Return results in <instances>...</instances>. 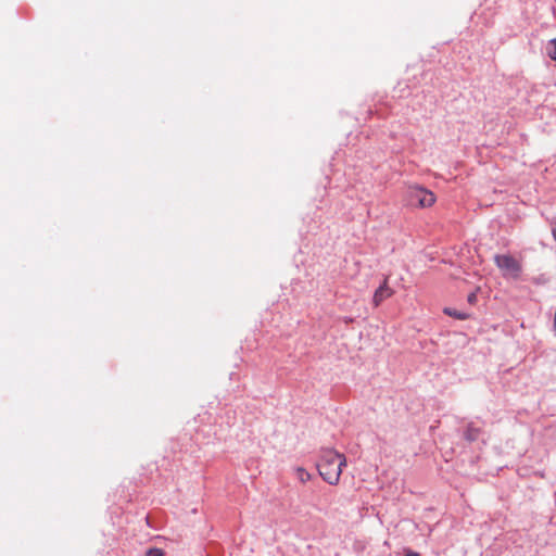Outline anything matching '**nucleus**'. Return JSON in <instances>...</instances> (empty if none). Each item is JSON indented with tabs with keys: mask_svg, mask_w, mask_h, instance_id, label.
Segmentation results:
<instances>
[{
	"mask_svg": "<svg viewBox=\"0 0 556 556\" xmlns=\"http://www.w3.org/2000/svg\"><path fill=\"white\" fill-rule=\"evenodd\" d=\"M346 466V458L343 454L332 448L321 451L317 468L321 478L329 484L339 483L342 468Z\"/></svg>",
	"mask_w": 556,
	"mask_h": 556,
	"instance_id": "f257e3e1",
	"label": "nucleus"
},
{
	"mask_svg": "<svg viewBox=\"0 0 556 556\" xmlns=\"http://www.w3.org/2000/svg\"><path fill=\"white\" fill-rule=\"evenodd\" d=\"M406 198L409 205L417 207H429L435 202V195L419 186L408 187Z\"/></svg>",
	"mask_w": 556,
	"mask_h": 556,
	"instance_id": "f03ea898",
	"label": "nucleus"
},
{
	"mask_svg": "<svg viewBox=\"0 0 556 556\" xmlns=\"http://www.w3.org/2000/svg\"><path fill=\"white\" fill-rule=\"evenodd\" d=\"M467 301L471 305L476 304V302H477V293L476 292L469 293L468 296H467Z\"/></svg>",
	"mask_w": 556,
	"mask_h": 556,
	"instance_id": "9d476101",
	"label": "nucleus"
},
{
	"mask_svg": "<svg viewBox=\"0 0 556 556\" xmlns=\"http://www.w3.org/2000/svg\"><path fill=\"white\" fill-rule=\"evenodd\" d=\"M480 429L473 426H468L465 431V439L469 442L476 441L479 438Z\"/></svg>",
	"mask_w": 556,
	"mask_h": 556,
	"instance_id": "39448f33",
	"label": "nucleus"
},
{
	"mask_svg": "<svg viewBox=\"0 0 556 556\" xmlns=\"http://www.w3.org/2000/svg\"><path fill=\"white\" fill-rule=\"evenodd\" d=\"M552 235H553L554 240L556 241V226L553 227Z\"/></svg>",
	"mask_w": 556,
	"mask_h": 556,
	"instance_id": "f8f14e48",
	"label": "nucleus"
},
{
	"mask_svg": "<svg viewBox=\"0 0 556 556\" xmlns=\"http://www.w3.org/2000/svg\"><path fill=\"white\" fill-rule=\"evenodd\" d=\"M405 556H420L418 553H415L413 551L406 552Z\"/></svg>",
	"mask_w": 556,
	"mask_h": 556,
	"instance_id": "9b49d317",
	"label": "nucleus"
},
{
	"mask_svg": "<svg viewBox=\"0 0 556 556\" xmlns=\"http://www.w3.org/2000/svg\"><path fill=\"white\" fill-rule=\"evenodd\" d=\"M295 475H296V478L303 483H305L306 481H308L311 479V473L302 467H298L295 469Z\"/></svg>",
	"mask_w": 556,
	"mask_h": 556,
	"instance_id": "0eeeda50",
	"label": "nucleus"
},
{
	"mask_svg": "<svg viewBox=\"0 0 556 556\" xmlns=\"http://www.w3.org/2000/svg\"><path fill=\"white\" fill-rule=\"evenodd\" d=\"M146 556H164V552L160 548H151L147 552Z\"/></svg>",
	"mask_w": 556,
	"mask_h": 556,
	"instance_id": "1a4fd4ad",
	"label": "nucleus"
},
{
	"mask_svg": "<svg viewBox=\"0 0 556 556\" xmlns=\"http://www.w3.org/2000/svg\"><path fill=\"white\" fill-rule=\"evenodd\" d=\"M546 53L552 60L556 61V38L547 42Z\"/></svg>",
	"mask_w": 556,
	"mask_h": 556,
	"instance_id": "6e6552de",
	"label": "nucleus"
},
{
	"mask_svg": "<svg viewBox=\"0 0 556 556\" xmlns=\"http://www.w3.org/2000/svg\"><path fill=\"white\" fill-rule=\"evenodd\" d=\"M394 294V290L389 286V277H384L382 283L376 289L372 296V305L375 307L380 306V304L390 299Z\"/></svg>",
	"mask_w": 556,
	"mask_h": 556,
	"instance_id": "20e7f679",
	"label": "nucleus"
},
{
	"mask_svg": "<svg viewBox=\"0 0 556 556\" xmlns=\"http://www.w3.org/2000/svg\"><path fill=\"white\" fill-rule=\"evenodd\" d=\"M443 312H444V314L455 317L459 320H465V319L469 318L468 314L457 312L456 309H453V308L445 307Z\"/></svg>",
	"mask_w": 556,
	"mask_h": 556,
	"instance_id": "423d86ee",
	"label": "nucleus"
},
{
	"mask_svg": "<svg viewBox=\"0 0 556 556\" xmlns=\"http://www.w3.org/2000/svg\"><path fill=\"white\" fill-rule=\"evenodd\" d=\"M494 263L500 268L504 277L518 279L520 277L522 266L519 261L509 254H497L494 256Z\"/></svg>",
	"mask_w": 556,
	"mask_h": 556,
	"instance_id": "7ed1b4c3",
	"label": "nucleus"
}]
</instances>
